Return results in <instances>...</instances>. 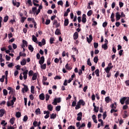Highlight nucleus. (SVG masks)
Segmentation results:
<instances>
[{
    "label": "nucleus",
    "mask_w": 129,
    "mask_h": 129,
    "mask_svg": "<svg viewBox=\"0 0 129 129\" xmlns=\"http://www.w3.org/2000/svg\"><path fill=\"white\" fill-rule=\"evenodd\" d=\"M120 102L121 104L123 105L124 104V102L126 105L129 104V97H124L120 99Z\"/></svg>",
    "instance_id": "1"
},
{
    "label": "nucleus",
    "mask_w": 129,
    "mask_h": 129,
    "mask_svg": "<svg viewBox=\"0 0 129 129\" xmlns=\"http://www.w3.org/2000/svg\"><path fill=\"white\" fill-rule=\"evenodd\" d=\"M16 100H17V98L14 96L13 97V99L11 101H9L7 102L8 106H12L16 102Z\"/></svg>",
    "instance_id": "2"
},
{
    "label": "nucleus",
    "mask_w": 129,
    "mask_h": 129,
    "mask_svg": "<svg viewBox=\"0 0 129 129\" xmlns=\"http://www.w3.org/2000/svg\"><path fill=\"white\" fill-rule=\"evenodd\" d=\"M85 104V103L83 100H80L77 105L76 106V109H79V108H80V105H84Z\"/></svg>",
    "instance_id": "3"
},
{
    "label": "nucleus",
    "mask_w": 129,
    "mask_h": 129,
    "mask_svg": "<svg viewBox=\"0 0 129 129\" xmlns=\"http://www.w3.org/2000/svg\"><path fill=\"white\" fill-rule=\"evenodd\" d=\"M61 102V98H56L54 99L52 104L53 105H57V103H60Z\"/></svg>",
    "instance_id": "4"
},
{
    "label": "nucleus",
    "mask_w": 129,
    "mask_h": 129,
    "mask_svg": "<svg viewBox=\"0 0 129 129\" xmlns=\"http://www.w3.org/2000/svg\"><path fill=\"white\" fill-rule=\"evenodd\" d=\"M8 50H6V53L7 54H9V53H10V52L11 53H14V49H13V47H12V45H9L8 46Z\"/></svg>",
    "instance_id": "5"
},
{
    "label": "nucleus",
    "mask_w": 129,
    "mask_h": 129,
    "mask_svg": "<svg viewBox=\"0 0 129 129\" xmlns=\"http://www.w3.org/2000/svg\"><path fill=\"white\" fill-rule=\"evenodd\" d=\"M8 90H9V94H15V92H16V91L15 89H14L13 88L11 87H8L7 88Z\"/></svg>",
    "instance_id": "6"
},
{
    "label": "nucleus",
    "mask_w": 129,
    "mask_h": 129,
    "mask_svg": "<svg viewBox=\"0 0 129 129\" xmlns=\"http://www.w3.org/2000/svg\"><path fill=\"white\" fill-rule=\"evenodd\" d=\"M115 17H116V21H119L120 20V18H121V16H120V13L119 12H117L115 14Z\"/></svg>",
    "instance_id": "7"
},
{
    "label": "nucleus",
    "mask_w": 129,
    "mask_h": 129,
    "mask_svg": "<svg viewBox=\"0 0 129 129\" xmlns=\"http://www.w3.org/2000/svg\"><path fill=\"white\" fill-rule=\"evenodd\" d=\"M23 86L24 87L22 89V92H23V93H25V92H27L28 90H29V88H28V86L26 85H23Z\"/></svg>",
    "instance_id": "8"
},
{
    "label": "nucleus",
    "mask_w": 129,
    "mask_h": 129,
    "mask_svg": "<svg viewBox=\"0 0 129 129\" xmlns=\"http://www.w3.org/2000/svg\"><path fill=\"white\" fill-rule=\"evenodd\" d=\"M78 117H77V120H78V121H80V120H81V119H82V112H79V113H78L77 114Z\"/></svg>",
    "instance_id": "9"
},
{
    "label": "nucleus",
    "mask_w": 129,
    "mask_h": 129,
    "mask_svg": "<svg viewBox=\"0 0 129 129\" xmlns=\"http://www.w3.org/2000/svg\"><path fill=\"white\" fill-rule=\"evenodd\" d=\"M44 62H45V57H44V56H42V57H41L39 61V63L40 65H42V64H44Z\"/></svg>",
    "instance_id": "10"
},
{
    "label": "nucleus",
    "mask_w": 129,
    "mask_h": 129,
    "mask_svg": "<svg viewBox=\"0 0 129 129\" xmlns=\"http://www.w3.org/2000/svg\"><path fill=\"white\" fill-rule=\"evenodd\" d=\"M13 5L17 8H19L20 7V3L17 2V1H13Z\"/></svg>",
    "instance_id": "11"
},
{
    "label": "nucleus",
    "mask_w": 129,
    "mask_h": 129,
    "mask_svg": "<svg viewBox=\"0 0 129 129\" xmlns=\"http://www.w3.org/2000/svg\"><path fill=\"white\" fill-rule=\"evenodd\" d=\"M37 77H38V74H37V73L33 74V77H32V78L33 81H34V80H36Z\"/></svg>",
    "instance_id": "12"
},
{
    "label": "nucleus",
    "mask_w": 129,
    "mask_h": 129,
    "mask_svg": "<svg viewBox=\"0 0 129 129\" xmlns=\"http://www.w3.org/2000/svg\"><path fill=\"white\" fill-rule=\"evenodd\" d=\"M82 22L84 24H85V23H86V15L85 14L83 15Z\"/></svg>",
    "instance_id": "13"
},
{
    "label": "nucleus",
    "mask_w": 129,
    "mask_h": 129,
    "mask_svg": "<svg viewBox=\"0 0 129 129\" xmlns=\"http://www.w3.org/2000/svg\"><path fill=\"white\" fill-rule=\"evenodd\" d=\"M27 64V60L26 59H23L21 61V65L22 66H24Z\"/></svg>",
    "instance_id": "14"
},
{
    "label": "nucleus",
    "mask_w": 129,
    "mask_h": 129,
    "mask_svg": "<svg viewBox=\"0 0 129 129\" xmlns=\"http://www.w3.org/2000/svg\"><path fill=\"white\" fill-rule=\"evenodd\" d=\"M110 69H112V67H107L106 68L104 69V70L106 73H109Z\"/></svg>",
    "instance_id": "15"
},
{
    "label": "nucleus",
    "mask_w": 129,
    "mask_h": 129,
    "mask_svg": "<svg viewBox=\"0 0 129 129\" xmlns=\"http://www.w3.org/2000/svg\"><path fill=\"white\" fill-rule=\"evenodd\" d=\"M42 8H43V7H42V6L40 5L39 6V8L37 11V12H36V16H38V15H39V13L41 12V10H42Z\"/></svg>",
    "instance_id": "16"
},
{
    "label": "nucleus",
    "mask_w": 129,
    "mask_h": 129,
    "mask_svg": "<svg viewBox=\"0 0 129 129\" xmlns=\"http://www.w3.org/2000/svg\"><path fill=\"white\" fill-rule=\"evenodd\" d=\"M78 32H75L73 35L74 40H77V39H78Z\"/></svg>",
    "instance_id": "17"
},
{
    "label": "nucleus",
    "mask_w": 129,
    "mask_h": 129,
    "mask_svg": "<svg viewBox=\"0 0 129 129\" xmlns=\"http://www.w3.org/2000/svg\"><path fill=\"white\" fill-rule=\"evenodd\" d=\"M87 41L89 43H91V41H92V36L89 35V37H87Z\"/></svg>",
    "instance_id": "18"
},
{
    "label": "nucleus",
    "mask_w": 129,
    "mask_h": 129,
    "mask_svg": "<svg viewBox=\"0 0 129 129\" xmlns=\"http://www.w3.org/2000/svg\"><path fill=\"white\" fill-rule=\"evenodd\" d=\"M110 19H111V22H113L115 21V19H114V13H112L110 16Z\"/></svg>",
    "instance_id": "19"
},
{
    "label": "nucleus",
    "mask_w": 129,
    "mask_h": 129,
    "mask_svg": "<svg viewBox=\"0 0 129 129\" xmlns=\"http://www.w3.org/2000/svg\"><path fill=\"white\" fill-rule=\"evenodd\" d=\"M27 75H28V71H25L23 72L24 80H27Z\"/></svg>",
    "instance_id": "20"
},
{
    "label": "nucleus",
    "mask_w": 129,
    "mask_h": 129,
    "mask_svg": "<svg viewBox=\"0 0 129 129\" xmlns=\"http://www.w3.org/2000/svg\"><path fill=\"white\" fill-rule=\"evenodd\" d=\"M4 114H5V110L2 109L0 110V117H3Z\"/></svg>",
    "instance_id": "21"
},
{
    "label": "nucleus",
    "mask_w": 129,
    "mask_h": 129,
    "mask_svg": "<svg viewBox=\"0 0 129 129\" xmlns=\"http://www.w3.org/2000/svg\"><path fill=\"white\" fill-rule=\"evenodd\" d=\"M92 118L95 123H97V120L96 119V116L95 115H93Z\"/></svg>",
    "instance_id": "22"
},
{
    "label": "nucleus",
    "mask_w": 129,
    "mask_h": 129,
    "mask_svg": "<svg viewBox=\"0 0 129 129\" xmlns=\"http://www.w3.org/2000/svg\"><path fill=\"white\" fill-rule=\"evenodd\" d=\"M55 34L57 35V36L61 35V31H60V29L57 28L55 32Z\"/></svg>",
    "instance_id": "23"
},
{
    "label": "nucleus",
    "mask_w": 129,
    "mask_h": 129,
    "mask_svg": "<svg viewBox=\"0 0 129 129\" xmlns=\"http://www.w3.org/2000/svg\"><path fill=\"white\" fill-rule=\"evenodd\" d=\"M32 40L35 43H38V39H37V37L35 35H32Z\"/></svg>",
    "instance_id": "24"
},
{
    "label": "nucleus",
    "mask_w": 129,
    "mask_h": 129,
    "mask_svg": "<svg viewBox=\"0 0 129 129\" xmlns=\"http://www.w3.org/2000/svg\"><path fill=\"white\" fill-rule=\"evenodd\" d=\"M31 93L33 94H35V86H31Z\"/></svg>",
    "instance_id": "25"
},
{
    "label": "nucleus",
    "mask_w": 129,
    "mask_h": 129,
    "mask_svg": "<svg viewBox=\"0 0 129 129\" xmlns=\"http://www.w3.org/2000/svg\"><path fill=\"white\" fill-rule=\"evenodd\" d=\"M47 108L48 110H50V111H52L53 110V106L52 105L49 104L47 106Z\"/></svg>",
    "instance_id": "26"
},
{
    "label": "nucleus",
    "mask_w": 129,
    "mask_h": 129,
    "mask_svg": "<svg viewBox=\"0 0 129 129\" xmlns=\"http://www.w3.org/2000/svg\"><path fill=\"white\" fill-rule=\"evenodd\" d=\"M39 98L41 99V100H44L45 99V96L44 95V94L42 93L39 95Z\"/></svg>",
    "instance_id": "27"
},
{
    "label": "nucleus",
    "mask_w": 129,
    "mask_h": 129,
    "mask_svg": "<svg viewBox=\"0 0 129 129\" xmlns=\"http://www.w3.org/2000/svg\"><path fill=\"white\" fill-rule=\"evenodd\" d=\"M102 48L104 49V50H107L108 47L107 46V44H104L102 45Z\"/></svg>",
    "instance_id": "28"
},
{
    "label": "nucleus",
    "mask_w": 129,
    "mask_h": 129,
    "mask_svg": "<svg viewBox=\"0 0 129 129\" xmlns=\"http://www.w3.org/2000/svg\"><path fill=\"white\" fill-rule=\"evenodd\" d=\"M3 21H4V23H7V22H8V21H9V16H6L4 17Z\"/></svg>",
    "instance_id": "29"
},
{
    "label": "nucleus",
    "mask_w": 129,
    "mask_h": 129,
    "mask_svg": "<svg viewBox=\"0 0 129 129\" xmlns=\"http://www.w3.org/2000/svg\"><path fill=\"white\" fill-rule=\"evenodd\" d=\"M56 116H57V114L52 113L50 115V118L54 119L56 118Z\"/></svg>",
    "instance_id": "30"
},
{
    "label": "nucleus",
    "mask_w": 129,
    "mask_h": 129,
    "mask_svg": "<svg viewBox=\"0 0 129 129\" xmlns=\"http://www.w3.org/2000/svg\"><path fill=\"white\" fill-rule=\"evenodd\" d=\"M1 124L2 125H3V126H6V125H7V124H8L7 122H6V120H2V121L1 122Z\"/></svg>",
    "instance_id": "31"
},
{
    "label": "nucleus",
    "mask_w": 129,
    "mask_h": 129,
    "mask_svg": "<svg viewBox=\"0 0 129 129\" xmlns=\"http://www.w3.org/2000/svg\"><path fill=\"white\" fill-rule=\"evenodd\" d=\"M40 65H41V69H43V70H45V69H46V67L47 66V64H46V63H44L43 64H40Z\"/></svg>",
    "instance_id": "32"
},
{
    "label": "nucleus",
    "mask_w": 129,
    "mask_h": 129,
    "mask_svg": "<svg viewBox=\"0 0 129 129\" xmlns=\"http://www.w3.org/2000/svg\"><path fill=\"white\" fill-rule=\"evenodd\" d=\"M105 101H106V103H109V102L110 101V98L109 97H106L105 98Z\"/></svg>",
    "instance_id": "33"
},
{
    "label": "nucleus",
    "mask_w": 129,
    "mask_h": 129,
    "mask_svg": "<svg viewBox=\"0 0 129 129\" xmlns=\"http://www.w3.org/2000/svg\"><path fill=\"white\" fill-rule=\"evenodd\" d=\"M95 73L96 76L97 77H99V69L96 70V71H95Z\"/></svg>",
    "instance_id": "34"
},
{
    "label": "nucleus",
    "mask_w": 129,
    "mask_h": 129,
    "mask_svg": "<svg viewBox=\"0 0 129 129\" xmlns=\"http://www.w3.org/2000/svg\"><path fill=\"white\" fill-rule=\"evenodd\" d=\"M28 49L30 50V51H31V52H33V51H34V47H33V46L31 45L28 46Z\"/></svg>",
    "instance_id": "35"
},
{
    "label": "nucleus",
    "mask_w": 129,
    "mask_h": 129,
    "mask_svg": "<svg viewBox=\"0 0 129 129\" xmlns=\"http://www.w3.org/2000/svg\"><path fill=\"white\" fill-rule=\"evenodd\" d=\"M10 122L11 124H14V123H15V117L12 118L10 120Z\"/></svg>",
    "instance_id": "36"
},
{
    "label": "nucleus",
    "mask_w": 129,
    "mask_h": 129,
    "mask_svg": "<svg viewBox=\"0 0 129 129\" xmlns=\"http://www.w3.org/2000/svg\"><path fill=\"white\" fill-rule=\"evenodd\" d=\"M36 114H41V110H40V108H37L35 111Z\"/></svg>",
    "instance_id": "37"
},
{
    "label": "nucleus",
    "mask_w": 129,
    "mask_h": 129,
    "mask_svg": "<svg viewBox=\"0 0 129 129\" xmlns=\"http://www.w3.org/2000/svg\"><path fill=\"white\" fill-rule=\"evenodd\" d=\"M69 24V20H68V19H66L64 20V26H68Z\"/></svg>",
    "instance_id": "38"
},
{
    "label": "nucleus",
    "mask_w": 129,
    "mask_h": 129,
    "mask_svg": "<svg viewBox=\"0 0 129 129\" xmlns=\"http://www.w3.org/2000/svg\"><path fill=\"white\" fill-rule=\"evenodd\" d=\"M60 110H61V106L59 105L56 107L55 110H56V111H60Z\"/></svg>",
    "instance_id": "39"
},
{
    "label": "nucleus",
    "mask_w": 129,
    "mask_h": 129,
    "mask_svg": "<svg viewBox=\"0 0 129 129\" xmlns=\"http://www.w3.org/2000/svg\"><path fill=\"white\" fill-rule=\"evenodd\" d=\"M28 22H32V23H35V20L34 18H28L27 19Z\"/></svg>",
    "instance_id": "40"
},
{
    "label": "nucleus",
    "mask_w": 129,
    "mask_h": 129,
    "mask_svg": "<svg viewBox=\"0 0 129 129\" xmlns=\"http://www.w3.org/2000/svg\"><path fill=\"white\" fill-rule=\"evenodd\" d=\"M37 7H33L32 8V12L34 13V14H36V13H37Z\"/></svg>",
    "instance_id": "41"
},
{
    "label": "nucleus",
    "mask_w": 129,
    "mask_h": 129,
    "mask_svg": "<svg viewBox=\"0 0 129 129\" xmlns=\"http://www.w3.org/2000/svg\"><path fill=\"white\" fill-rule=\"evenodd\" d=\"M94 62L95 63H97L98 62V56H95L94 58Z\"/></svg>",
    "instance_id": "42"
},
{
    "label": "nucleus",
    "mask_w": 129,
    "mask_h": 129,
    "mask_svg": "<svg viewBox=\"0 0 129 129\" xmlns=\"http://www.w3.org/2000/svg\"><path fill=\"white\" fill-rule=\"evenodd\" d=\"M87 65L89 66H91L92 64L91 63V61H90V58H88L87 60Z\"/></svg>",
    "instance_id": "43"
},
{
    "label": "nucleus",
    "mask_w": 129,
    "mask_h": 129,
    "mask_svg": "<svg viewBox=\"0 0 129 129\" xmlns=\"http://www.w3.org/2000/svg\"><path fill=\"white\" fill-rule=\"evenodd\" d=\"M16 117H18V118L21 117V112H16Z\"/></svg>",
    "instance_id": "44"
},
{
    "label": "nucleus",
    "mask_w": 129,
    "mask_h": 129,
    "mask_svg": "<svg viewBox=\"0 0 129 129\" xmlns=\"http://www.w3.org/2000/svg\"><path fill=\"white\" fill-rule=\"evenodd\" d=\"M28 116L25 115L23 118V121L26 122V121H27V120H28Z\"/></svg>",
    "instance_id": "45"
},
{
    "label": "nucleus",
    "mask_w": 129,
    "mask_h": 129,
    "mask_svg": "<svg viewBox=\"0 0 129 129\" xmlns=\"http://www.w3.org/2000/svg\"><path fill=\"white\" fill-rule=\"evenodd\" d=\"M91 15H92V10H90L87 13V16H88V17H90Z\"/></svg>",
    "instance_id": "46"
},
{
    "label": "nucleus",
    "mask_w": 129,
    "mask_h": 129,
    "mask_svg": "<svg viewBox=\"0 0 129 129\" xmlns=\"http://www.w3.org/2000/svg\"><path fill=\"white\" fill-rule=\"evenodd\" d=\"M6 78V76L4 75L2 76V78L0 79L1 82H4L5 81V78Z\"/></svg>",
    "instance_id": "47"
},
{
    "label": "nucleus",
    "mask_w": 129,
    "mask_h": 129,
    "mask_svg": "<svg viewBox=\"0 0 129 129\" xmlns=\"http://www.w3.org/2000/svg\"><path fill=\"white\" fill-rule=\"evenodd\" d=\"M4 95L6 96L8 95V91L6 89L3 90Z\"/></svg>",
    "instance_id": "48"
},
{
    "label": "nucleus",
    "mask_w": 129,
    "mask_h": 129,
    "mask_svg": "<svg viewBox=\"0 0 129 129\" xmlns=\"http://www.w3.org/2000/svg\"><path fill=\"white\" fill-rule=\"evenodd\" d=\"M54 41H55V39H54V38L51 37L50 38V44H53V43H54L53 42Z\"/></svg>",
    "instance_id": "49"
},
{
    "label": "nucleus",
    "mask_w": 129,
    "mask_h": 129,
    "mask_svg": "<svg viewBox=\"0 0 129 129\" xmlns=\"http://www.w3.org/2000/svg\"><path fill=\"white\" fill-rule=\"evenodd\" d=\"M33 125L34 126H38V122L37 121H34L33 123Z\"/></svg>",
    "instance_id": "50"
},
{
    "label": "nucleus",
    "mask_w": 129,
    "mask_h": 129,
    "mask_svg": "<svg viewBox=\"0 0 129 129\" xmlns=\"http://www.w3.org/2000/svg\"><path fill=\"white\" fill-rule=\"evenodd\" d=\"M98 109H99L98 107H94V110L95 112H98Z\"/></svg>",
    "instance_id": "51"
},
{
    "label": "nucleus",
    "mask_w": 129,
    "mask_h": 129,
    "mask_svg": "<svg viewBox=\"0 0 129 129\" xmlns=\"http://www.w3.org/2000/svg\"><path fill=\"white\" fill-rule=\"evenodd\" d=\"M65 67L68 70H71V68L68 65V63L66 65Z\"/></svg>",
    "instance_id": "52"
},
{
    "label": "nucleus",
    "mask_w": 129,
    "mask_h": 129,
    "mask_svg": "<svg viewBox=\"0 0 129 129\" xmlns=\"http://www.w3.org/2000/svg\"><path fill=\"white\" fill-rule=\"evenodd\" d=\"M19 55H20V56H23V57H26V56L27 54H26V53H22V52H20L19 53Z\"/></svg>",
    "instance_id": "53"
},
{
    "label": "nucleus",
    "mask_w": 129,
    "mask_h": 129,
    "mask_svg": "<svg viewBox=\"0 0 129 129\" xmlns=\"http://www.w3.org/2000/svg\"><path fill=\"white\" fill-rule=\"evenodd\" d=\"M49 98H50V96L48 94H46L45 96V100H46V101H48Z\"/></svg>",
    "instance_id": "54"
},
{
    "label": "nucleus",
    "mask_w": 129,
    "mask_h": 129,
    "mask_svg": "<svg viewBox=\"0 0 129 129\" xmlns=\"http://www.w3.org/2000/svg\"><path fill=\"white\" fill-rule=\"evenodd\" d=\"M6 59L7 61H10L11 60V56H9L8 55H6Z\"/></svg>",
    "instance_id": "55"
},
{
    "label": "nucleus",
    "mask_w": 129,
    "mask_h": 129,
    "mask_svg": "<svg viewBox=\"0 0 129 129\" xmlns=\"http://www.w3.org/2000/svg\"><path fill=\"white\" fill-rule=\"evenodd\" d=\"M57 5L61 6H63V1H58L57 2Z\"/></svg>",
    "instance_id": "56"
},
{
    "label": "nucleus",
    "mask_w": 129,
    "mask_h": 129,
    "mask_svg": "<svg viewBox=\"0 0 129 129\" xmlns=\"http://www.w3.org/2000/svg\"><path fill=\"white\" fill-rule=\"evenodd\" d=\"M107 22H104L103 23V24H102V27H103V28H105L106 27V26H107Z\"/></svg>",
    "instance_id": "57"
},
{
    "label": "nucleus",
    "mask_w": 129,
    "mask_h": 129,
    "mask_svg": "<svg viewBox=\"0 0 129 129\" xmlns=\"http://www.w3.org/2000/svg\"><path fill=\"white\" fill-rule=\"evenodd\" d=\"M61 77H60L59 76H55V77L54 78V79L55 80H60V79H61Z\"/></svg>",
    "instance_id": "58"
},
{
    "label": "nucleus",
    "mask_w": 129,
    "mask_h": 129,
    "mask_svg": "<svg viewBox=\"0 0 129 129\" xmlns=\"http://www.w3.org/2000/svg\"><path fill=\"white\" fill-rule=\"evenodd\" d=\"M46 81H47V77L43 76V80H42V83L44 82H46Z\"/></svg>",
    "instance_id": "59"
},
{
    "label": "nucleus",
    "mask_w": 129,
    "mask_h": 129,
    "mask_svg": "<svg viewBox=\"0 0 129 129\" xmlns=\"http://www.w3.org/2000/svg\"><path fill=\"white\" fill-rule=\"evenodd\" d=\"M33 74H34V72L33 71H30L29 72V76H32Z\"/></svg>",
    "instance_id": "60"
},
{
    "label": "nucleus",
    "mask_w": 129,
    "mask_h": 129,
    "mask_svg": "<svg viewBox=\"0 0 129 129\" xmlns=\"http://www.w3.org/2000/svg\"><path fill=\"white\" fill-rule=\"evenodd\" d=\"M106 116H107L106 112H105L103 114V119H105V117H106Z\"/></svg>",
    "instance_id": "61"
},
{
    "label": "nucleus",
    "mask_w": 129,
    "mask_h": 129,
    "mask_svg": "<svg viewBox=\"0 0 129 129\" xmlns=\"http://www.w3.org/2000/svg\"><path fill=\"white\" fill-rule=\"evenodd\" d=\"M94 48H96L97 47H98V43L96 42L94 43Z\"/></svg>",
    "instance_id": "62"
},
{
    "label": "nucleus",
    "mask_w": 129,
    "mask_h": 129,
    "mask_svg": "<svg viewBox=\"0 0 129 129\" xmlns=\"http://www.w3.org/2000/svg\"><path fill=\"white\" fill-rule=\"evenodd\" d=\"M50 22L51 21H50V20H46L45 22V25H49Z\"/></svg>",
    "instance_id": "63"
},
{
    "label": "nucleus",
    "mask_w": 129,
    "mask_h": 129,
    "mask_svg": "<svg viewBox=\"0 0 129 129\" xmlns=\"http://www.w3.org/2000/svg\"><path fill=\"white\" fill-rule=\"evenodd\" d=\"M125 84L126 86H129V80L125 81Z\"/></svg>",
    "instance_id": "64"
}]
</instances>
